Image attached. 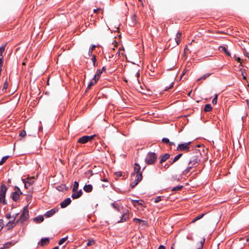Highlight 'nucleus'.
Masks as SVG:
<instances>
[{
	"instance_id": "obj_45",
	"label": "nucleus",
	"mask_w": 249,
	"mask_h": 249,
	"mask_svg": "<svg viewBox=\"0 0 249 249\" xmlns=\"http://www.w3.org/2000/svg\"><path fill=\"white\" fill-rule=\"evenodd\" d=\"M181 36V33L178 32L176 35V38H180Z\"/></svg>"
},
{
	"instance_id": "obj_9",
	"label": "nucleus",
	"mask_w": 249,
	"mask_h": 249,
	"mask_svg": "<svg viewBox=\"0 0 249 249\" xmlns=\"http://www.w3.org/2000/svg\"><path fill=\"white\" fill-rule=\"evenodd\" d=\"M34 178H26L25 179H23L22 180H23V183H24V186H25V187L26 188V189H28V186H27V184H29V186H31L32 185L34 182Z\"/></svg>"
},
{
	"instance_id": "obj_4",
	"label": "nucleus",
	"mask_w": 249,
	"mask_h": 249,
	"mask_svg": "<svg viewBox=\"0 0 249 249\" xmlns=\"http://www.w3.org/2000/svg\"><path fill=\"white\" fill-rule=\"evenodd\" d=\"M29 218V211L27 206L24 208L22 213L19 218L17 221V223L21 222L26 221Z\"/></svg>"
},
{
	"instance_id": "obj_29",
	"label": "nucleus",
	"mask_w": 249,
	"mask_h": 249,
	"mask_svg": "<svg viewBox=\"0 0 249 249\" xmlns=\"http://www.w3.org/2000/svg\"><path fill=\"white\" fill-rule=\"evenodd\" d=\"M9 156H4L3 157L2 159L0 161V165H2L4 163H5V162L6 161V160L9 158Z\"/></svg>"
},
{
	"instance_id": "obj_6",
	"label": "nucleus",
	"mask_w": 249,
	"mask_h": 249,
	"mask_svg": "<svg viewBox=\"0 0 249 249\" xmlns=\"http://www.w3.org/2000/svg\"><path fill=\"white\" fill-rule=\"evenodd\" d=\"M132 178H135L134 181H132L130 184V187L131 188H134L138 184V183L142 180V174H139L138 175H135L134 174L132 176Z\"/></svg>"
},
{
	"instance_id": "obj_15",
	"label": "nucleus",
	"mask_w": 249,
	"mask_h": 249,
	"mask_svg": "<svg viewBox=\"0 0 249 249\" xmlns=\"http://www.w3.org/2000/svg\"><path fill=\"white\" fill-rule=\"evenodd\" d=\"M50 242V240L48 238H42L40 240V241L39 242V243H38V244L43 247V246H44L45 245H46L47 244H48Z\"/></svg>"
},
{
	"instance_id": "obj_19",
	"label": "nucleus",
	"mask_w": 249,
	"mask_h": 249,
	"mask_svg": "<svg viewBox=\"0 0 249 249\" xmlns=\"http://www.w3.org/2000/svg\"><path fill=\"white\" fill-rule=\"evenodd\" d=\"M183 154L180 153L178 154V155L176 156L173 159L172 161H169V162H170V164L172 165L176 162H177L182 156Z\"/></svg>"
},
{
	"instance_id": "obj_56",
	"label": "nucleus",
	"mask_w": 249,
	"mask_h": 249,
	"mask_svg": "<svg viewBox=\"0 0 249 249\" xmlns=\"http://www.w3.org/2000/svg\"><path fill=\"white\" fill-rule=\"evenodd\" d=\"M236 60L238 62H240V60H241V59L240 57H237L236 59Z\"/></svg>"
},
{
	"instance_id": "obj_40",
	"label": "nucleus",
	"mask_w": 249,
	"mask_h": 249,
	"mask_svg": "<svg viewBox=\"0 0 249 249\" xmlns=\"http://www.w3.org/2000/svg\"><path fill=\"white\" fill-rule=\"evenodd\" d=\"M161 196H159L155 199L154 202L155 203H158V202H160V201H161Z\"/></svg>"
},
{
	"instance_id": "obj_39",
	"label": "nucleus",
	"mask_w": 249,
	"mask_h": 249,
	"mask_svg": "<svg viewBox=\"0 0 249 249\" xmlns=\"http://www.w3.org/2000/svg\"><path fill=\"white\" fill-rule=\"evenodd\" d=\"M102 73V71L100 69H98L97 71L96 74L95 75H97V77L99 78Z\"/></svg>"
},
{
	"instance_id": "obj_42",
	"label": "nucleus",
	"mask_w": 249,
	"mask_h": 249,
	"mask_svg": "<svg viewBox=\"0 0 249 249\" xmlns=\"http://www.w3.org/2000/svg\"><path fill=\"white\" fill-rule=\"evenodd\" d=\"M8 87V83L7 82H5L4 84L2 90H6Z\"/></svg>"
},
{
	"instance_id": "obj_20",
	"label": "nucleus",
	"mask_w": 249,
	"mask_h": 249,
	"mask_svg": "<svg viewBox=\"0 0 249 249\" xmlns=\"http://www.w3.org/2000/svg\"><path fill=\"white\" fill-rule=\"evenodd\" d=\"M132 203L134 206H136L138 205H142L143 201L142 200H132Z\"/></svg>"
},
{
	"instance_id": "obj_7",
	"label": "nucleus",
	"mask_w": 249,
	"mask_h": 249,
	"mask_svg": "<svg viewBox=\"0 0 249 249\" xmlns=\"http://www.w3.org/2000/svg\"><path fill=\"white\" fill-rule=\"evenodd\" d=\"M15 191L13 192L11 195V197L14 201H17L19 199L20 195L22 194L19 188L18 187L15 188Z\"/></svg>"
},
{
	"instance_id": "obj_25",
	"label": "nucleus",
	"mask_w": 249,
	"mask_h": 249,
	"mask_svg": "<svg viewBox=\"0 0 249 249\" xmlns=\"http://www.w3.org/2000/svg\"><path fill=\"white\" fill-rule=\"evenodd\" d=\"M204 214H205L204 213H202V214H200L197 215L196 217H195V218L193 219V220L192 221V223H194L197 220L200 219L201 218H202L203 217Z\"/></svg>"
},
{
	"instance_id": "obj_24",
	"label": "nucleus",
	"mask_w": 249,
	"mask_h": 249,
	"mask_svg": "<svg viewBox=\"0 0 249 249\" xmlns=\"http://www.w3.org/2000/svg\"><path fill=\"white\" fill-rule=\"evenodd\" d=\"M212 109V107L210 104H206L205 105V108H204V111L205 112H209L211 111Z\"/></svg>"
},
{
	"instance_id": "obj_50",
	"label": "nucleus",
	"mask_w": 249,
	"mask_h": 249,
	"mask_svg": "<svg viewBox=\"0 0 249 249\" xmlns=\"http://www.w3.org/2000/svg\"><path fill=\"white\" fill-rule=\"evenodd\" d=\"M95 48H96V45H92L91 48L89 49V50L93 51L95 49Z\"/></svg>"
},
{
	"instance_id": "obj_11",
	"label": "nucleus",
	"mask_w": 249,
	"mask_h": 249,
	"mask_svg": "<svg viewBox=\"0 0 249 249\" xmlns=\"http://www.w3.org/2000/svg\"><path fill=\"white\" fill-rule=\"evenodd\" d=\"M73 193L71 195V197L73 199H77L79 198L82 195L83 192L82 190H80L79 191H76L75 192H72Z\"/></svg>"
},
{
	"instance_id": "obj_26",
	"label": "nucleus",
	"mask_w": 249,
	"mask_h": 249,
	"mask_svg": "<svg viewBox=\"0 0 249 249\" xmlns=\"http://www.w3.org/2000/svg\"><path fill=\"white\" fill-rule=\"evenodd\" d=\"M78 187H79V183L77 181H75L74 182L73 186L72 188V192L76 191L78 189Z\"/></svg>"
},
{
	"instance_id": "obj_61",
	"label": "nucleus",
	"mask_w": 249,
	"mask_h": 249,
	"mask_svg": "<svg viewBox=\"0 0 249 249\" xmlns=\"http://www.w3.org/2000/svg\"><path fill=\"white\" fill-rule=\"evenodd\" d=\"M191 92H190L188 93V95L190 96V94H191Z\"/></svg>"
},
{
	"instance_id": "obj_49",
	"label": "nucleus",
	"mask_w": 249,
	"mask_h": 249,
	"mask_svg": "<svg viewBox=\"0 0 249 249\" xmlns=\"http://www.w3.org/2000/svg\"><path fill=\"white\" fill-rule=\"evenodd\" d=\"M173 84L172 83L169 87H168V88L166 87L164 90H168V89H171L173 87Z\"/></svg>"
},
{
	"instance_id": "obj_41",
	"label": "nucleus",
	"mask_w": 249,
	"mask_h": 249,
	"mask_svg": "<svg viewBox=\"0 0 249 249\" xmlns=\"http://www.w3.org/2000/svg\"><path fill=\"white\" fill-rule=\"evenodd\" d=\"M3 57L2 56L0 58V68L1 70H2V67L3 65Z\"/></svg>"
},
{
	"instance_id": "obj_21",
	"label": "nucleus",
	"mask_w": 249,
	"mask_h": 249,
	"mask_svg": "<svg viewBox=\"0 0 249 249\" xmlns=\"http://www.w3.org/2000/svg\"><path fill=\"white\" fill-rule=\"evenodd\" d=\"M129 218V215L126 213H124L122 216V218L121 219V220L120 221H118V222H124V221H126L127 220V219H128Z\"/></svg>"
},
{
	"instance_id": "obj_28",
	"label": "nucleus",
	"mask_w": 249,
	"mask_h": 249,
	"mask_svg": "<svg viewBox=\"0 0 249 249\" xmlns=\"http://www.w3.org/2000/svg\"><path fill=\"white\" fill-rule=\"evenodd\" d=\"M183 188L182 185H178L176 187H173L172 189V191H178L179 190H180Z\"/></svg>"
},
{
	"instance_id": "obj_23",
	"label": "nucleus",
	"mask_w": 249,
	"mask_h": 249,
	"mask_svg": "<svg viewBox=\"0 0 249 249\" xmlns=\"http://www.w3.org/2000/svg\"><path fill=\"white\" fill-rule=\"evenodd\" d=\"M219 50L221 51H223L225 53L228 55V56H230L231 54H230V53L228 51V50H227V49L224 46H221L219 47Z\"/></svg>"
},
{
	"instance_id": "obj_35",
	"label": "nucleus",
	"mask_w": 249,
	"mask_h": 249,
	"mask_svg": "<svg viewBox=\"0 0 249 249\" xmlns=\"http://www.w3.org/2000/svg\"><path fill=\"white\" fill-rule=\"evenodd\" d=\"M161 141H162V142H163L164 143H166V144H169V143H170L169 140L168 138H162Z\"/></svg>"
},
{
	"instance_id": "obj_43",
	"label": "nucleus",
	"mask_w": 249,
	"mask_h": 249,
	"mask_svg": "<svg viewBox=\"0 0 249 249\" xmlns=\"http://www.w3.org/2000/svg\"><path fill=\"white\" fill-rule=\"evenodd\" d=\"M133 221L136 223H139L141 222H143L142 220L140 219H138V218H134Z\"/></svg>"
},
{
	"instance_id": "obj_34",
	"label": "nucleus",
	"mask_w": 249,
	"mask_h": 249,
	"mask_svg": "<svg viewBox=\"0 0 249 249\" xmlns=\"http://www.w3.org/2000/svg\"><path fill=\"white\" fill-rule=\"evenodd\" d=\"M5 49V45H2L0 47V56L2 55Z\"/></svg>"
},
{
	"instance_id": "obj_27",
	"label": "nucleus",
	"mask_w": 249,
	"mask_h": 249,
	"mask_svg": "<svg viewBox=\"0 0 249 249\" xmlns=\"http://www.w3.org/2000/svg\"><path fill=\"white\" fill-rule=\"evenodd\" d=\"M211 75V73H207L203 75L200 78L197 79V81H200V80H205L206 78L209 77Z\"/></svg>"
},
{
	"instance_id": "obj_36",
	"label": "nucleus",
	"mask_w": 249,
	"mask_h": 249,
	"mask_svg": "<svg viewBox=\"0 0 249 249\" xmlns=\"http://www.w3.org/2000/svg\"><path fill=\"white\" fill-rule=\"evenodd\" d=\"M217 97H218V94H216L214 96V97L213 98V99L212 100V103L213 104L215 105L217 103Z\"/></svg>"
},
{
	"instance_id": "obj_8",
	"label": "nucleus",
	"mask_w": 249,
	"mask_h": 249,
	"mask_svg": "<svg viewBox=\"0 0 249 249\" xmlns=\"http://www.w3.org/2000/svg\"><path fill=\"white\" fill-rule=\"evenodd\" d=\"M95 136V135L92 136H84L82 137H80L78 140V142L81 143H85L93 139V138Z\"/></svg>"
},
{
	"instance_id": "obj_22",
	"label": "nucleus",
	"mask_w": 249,
	"mask_h": 249,
	"mask_svg": "<svg viewBox=\"0 0 249 249\" xmlns=\"http://www.w3.org/2000/svg\"><path fill=\"white\" fill-rule=\"evenodd\" d=\"M34 220L35 221L37 222L40 223V222H42L43 221L44 217H43V216L42 215L38 216L35 217L34 219Z\"/></svg>"
},
{
	"instance_id": "obj_55",
	"label": "nucleus",
	"mask_w": 249,
	"mask_h": 249,
	"mask_svg": "<svg viewBox=\"0 0 249 249\" xmlns=\"http://www.w3.org/2000/svg\"><path fill=\"white\" fill-rule=\"evenodd\" d=\"M92 51H91L90 50H89V56L91 55L92 53Z\"/></svg>"
},
{
	"instance_id": "obj_57",
	"label": "nucleus",
	"mask_w": 249,
	"mask_h": 249,
	"mask_svg": "<svg viewBox=\"0 0 249 249\" xmlns=\"http://www.w3.org/2000/svg\"><path fill=\"white\" fill-rule=\"evenodd\" d=\"M169 145H175V144L173 142H170V143H169Z\"/></svg>"
},
{
	"instance_id": "obj_1",
	"label": "nucleus",
	"mask_w": 249,
	"mask_h": 249,
	"mask_svg": "<svg viewBox=\"0 0 249 249\" xmlns=\"http://www.w3.org/2000/svg\"><path fill=\"white\" fill-rule=\"evenodd\" d=\"M200 159L197 155H189L185 156L180 161V167L182 168L186 167L183 171L184 174H187L194 167H196Z\"/></svg>"
},
{
	"instance_id": "obj_64",
	"label": "nucleus",
	"mask_w": 249,
	"mask_h": 249,
	"mask_svg": "<svg viewBox=\"0 0 249 249\" xmlns=\"http://www.w3.org/2000/svg\"><path fill=\"white\" fill-rule=\"evenodd\" d=\"M3 247L2 248H1L0 249H3Z\"/></svg>"
},
{
	"instance_id": "obj_17",
	"label": "nucleus",
	"mask_w": 249,
	"mask_h": 249,
	"mask_svg": "<svg viewBox=\"0 0 249 249\" xmlns=\"http://www.w3.org/2000/svg\"><path fill=\"white\" fill-rule=\"evenodd\" d=\"M56 212V210L54 209H53L50 211H48L45 214V216L46 217H50L53 215Z\"/></svg>"
},
{
	"instance_id": "obj_13",
	"label": "nucleus",
	"mask_w": 249,
	"mask_h": 249,
	"mask_svg": "<svg viewBox=\"0 0 249 249\" xmlns=\"http://www.w3.org/2000/svg\"><path fill=\"white\" fill-rule=\"evenodd\" d=\"M71 202L70 198H67L64 200L61 203L60 206L62 208L67 207Z\"/></svg>"
},
{
	"instance_id": "obj_14",
	"label": "nucleus",
	"mask_w": 249,
	"mask_h": 249,
	"mask_svg": "<svg viewBox=\"0 0 249 249\" xmlns=\"http://www.w3.org/2000/svg\"><path fill=\"white\" fill-rule=\"evenodd\" d=\"M18 214H17L15 216H13V217H14V219L12 221H9L7 224H6V226L7 227H8L9 228H12L13 227H14L16 224L17 223V222H15V219L17 217V215Z\"/></svg>"
},
{
	"instance_id": "obj_5",
	"label": "nucleus",
	"mask_w": 249,
	"mask_h": 249,
	"mask_svg": "<svg viewBox=\"0 0 249 249\" xmlns=\"http://www.w3.org/2000/svg\"><path fill=\"white\" fill-rule=\"evenodd\" d=\"M191 142H185L184 143L179 144L177 148V150L179 151L188 152L190 149V144Z\"/></svg>"
},
{
	"instance_id": "obj_10",
	"label": "nucleus",
	"mask_w": 249,
	"mask_h": 249,
	"mask_svg": "<svg viewBox=\"0 0 249 249\" xmlns=\"http://www.w3.org/2000/svg\"><path fill=\"white\" fill-rule=\"evenodd\" d=\"M141 166L138 163H135L134 167V173L132 174V175L135 174V175H138L139 174H142V172H140Z\"/></svg>"
},
{
	"instance_id": "obj_53",
	"label": "nucleus",
	"mask_w": 249,
	"mask_h": 249,
	"mask_svg": "<svg viewBox=\"0 0 249 249\" xmlns=\"http://www.w3.org/2000/svg\"><path fill=\"white\" fill-rule=\"evenodd\" d=\"M244 54L249 59V53L247 52H244Z\"/></svg>"
},
{
	"instance_id": "obj_30",
	"label": "nucleus",
	"mask_w": 249,
	"mask_h": 249,
	"mask_svg": "<svg viewBox=\"0 0 249 249\" xmlns=\"http://www.w3.org/2000/svg\"><path fill=\"white\" fill-rule=\"evenodd\" d=\"M95 244V241L93 239H89L87 244V246H90Z\"/></svg>"
},
{
	"instance_id": "obj_54",
	"label": "nucleus",
	"mask_w": 249,
	"mask_h": 249,
	"mask_svg": "<svg viewBox=\"0 0 249 249\" xmlns=\"http://www.w3.org/2000/svg\"><path fill=\"white\" fill-rule=\"evenodd\" d=\"M101 10V8H98L97 9H94L93 11H94V13H97L98 11H100Z\"/></svg>"
},
{
	"instance_id": "obj_3",
	"label": "nucleus",
	"mask_w": 249,
	"mask_h": 249,
	"mask_svg": "<svg viewBox=\"0 0 249 249\" xmlns=\"http://www.w3.org/2000/svg\"><path fill=\"white\" fill-rule=\"evenodd\" d=\"M157 159V156L155 153H148L145 161L147 164H153L155 163Z\"/></svg>"
},
{
	"instance_id": "obj_32",
	"label": "nucleus",
	"mask_w": 249,
	"mask_h": 249,
	"mask_svg": "<svg viewBox=\"0 0 249 249\" xmlns=\"http://www.w3.org/2000/svg\"><path fill=\"white\" fill-rule=\"evenodd\" d=\"M205 242V239H203L202 240L200 241V245L197 249H203L204 244Z\"/></svg>"
},
{
	"instance_id": "obj_37",
	"label": "nucleus",
	"mask_w": 249,
	"mask_h": 249,
	"mask_svg": "<svg viewBox=\"0 0 249 249\" xmlns=\"http://www.w3.org/2000/svg\"><path fill=\"white\" fill-rule=\"evenodd\" d=\"M26 135V131L24 130H21L19 134V136L21 137H24Z\"/></svg>"
},
{
	"instance_id": "obj_46",
	"label": "nucleus",
	"mask_w": 249,
	"mask_h": 249,
	"mask_svg": "<svg viewBox=\"0 0 249 249\" xmlns=\"http://www.w3.org/2000/svg\"><path fill=\"white\" fill-rule=\"evenodd\" d=\"M132 19L133 21V24H135L136 23V15H134L132 18Z\"/></svg>"
},
{
	"instance_id": "obj_16",
	"label": "nucleus",
	"mask_w": 249,
	"mask_h": 249,
	"mask_svg": "<svg viewBox=\"0 0 249 249\" xmlns=\"http://www.w3.org/2000/svg\"><path fill=\"white\" fill-rule=\"evenodd\" d=\"M170 157V154L168 153H166L160 156V163H162L164 161H165L169 159Z\"/></svg>"
},
{
	"instance_id": "obj_48",
	"label": "nucleus",
	"mask_w": 249,
	"mask_h": 249,
	"mask_svg": "<svg viewBox=\"0 0 249 249\" xmlns=\"http://www.w3.org/2000/svg\"><path fill=\"white\" fill-rule=\"evenodd\" d=\"M175 40H176V42L177 43V45H178L180 42V38H175Z\"/></svg>"
},
{
	"instance_id": "obj_12",
	"label": "nucleus",
	"mask_w": 249,
	"mask_h": 249,
	"mask_svg": "<svg viewBox=\"0 0 249 249\" xmlns=\"http://www.w3.org/2000/svg\"><path fill=\"white\" fill-rule=\"evenodd\" d=\"M98 80V78L97 75H94V77L92 78V79L89 83L88 87L87 88V90L90 89L92 86L95 85Z\"/></svg>"
},
{
	"instance_id": "obj_38",
	"label": "nucleus",
	"mask_w": 249,
	"mask_h": 249,
	"mask_svg": "<svg viewBox=\"0 0 249 249\" xmlns=\"http://www.w3.org/2000/svg\"><path fill=\"white\" fill-rule=\"evenodd\" d=\"M91 60L93 62L94 67H96L97 66L96 63V56L95 55H93L92 58H91Z\"/></svg>"
},
{
	"instance_id": "obj_59",
	"label": "nucleus",
	"mask_w": 249,
	"mask_h": 249,
	"mask_svg": "<svg viewBox=\"0 0 249 249\" xmlns=\"http://www.w3.org/2000/svg\"><path fill=\"white\" fill-rule=\"evenodd\" d=\"M117 42L116 41V40H114V42H113V44H114V46L116 47L117 46Z\"/></svg>"
},
{
	"instance_id": "obj_33",
	"label": "nucleus",
	"mask_w": 249,
	"mask_h": 249,
	"mask_svg": "<svg viewBox=\"0 0 249 249\" xmlns=\"http://www.w3.org/2000/svg\"><path fill=\"white\" fill-rule=\"evenodd\" d=\"M67 236L61 239L58 242V244L59 245H62L67 240Z\"/></svg>"
},
{
	"instance_id": "obj_58",
	"label": "nucleus",
	"mask_w": 249,
	"mask_h": 249,
	"mask_svg": "<svg viewBox=\"0 0 249 249\" xmlns=\"http://www.w3.org/2000/svg\"><path fill=\"white\" fill-rule=\"evenodd\" d=\"M242 75L243 76V79L246 80V76L243 74V73H242Z\"/></svg>"
},
{
	"instance_id": "obj_51",
	"label": "nucleus",
	"mask_w": 249,
	"mask_h": 249,
	"mask_svg": "<svg viewBox=\"0 0 249 249\" xmlns=\"http://www.w3.org/2000/svg\"><path fill=\"white\" fill-rule=\"evenodd\" d=\"M11 217V214L10 213H7L6 215V218L7 219H9Z\"/></svg>"
},
{
	"instance_id": "obj_18",
	"label": "nucleus",
	"mask_w": 249,
	"mask_h": 249,
	"mask_svg": "<svg viewBox=\"0 0 249 249\" xmlns=\"http://www.w3.org/2000/svg\"><path fill=\"white\" fill-rule=\"evenodd\" d=\"M84 190L87 193H90L93 189L92 186L90 184L85 185L83 188Z\"/></svg>"
},
{
	"instance_id": "obj_44",
	"label": "nucleus",
	"mask_w": 249,
	"mask_h": 249,
	"mask_svg": "<svg viewBox=\"0 0 249 249\" xmlns=\"http://www.w3.org/2000/svg\"><path fill=\"white\" fill-rule=\"evenodd\" d=\"M4 226V224L3 223V220L0 219V229H2Z\"/></svg>"
},
{
	"instance_id": "obj_47",
	"label": "nucleus",
	"mask_w": 249,
	"mask_h": 249,
	"mask_svg": "<svg viewBox=\"0 0 249 249\" xmlns=\"http://www.w3.org/2000/svg\"><path fill=\"white\" fill-rule=\"evenodd\" d=\"M116 175L118 177H120L122 176V173L121 172H118L116 173Z\"/></svg>"
},
{
	"instance_id": "obj_52",
	"label": "nucleus",
	"mask_w": 249,
	"mask_h": 249,
	"mask_svg": "<svg viewBox=\"0 0 249 249\" xmlns=\"http://www.w3.org/2000/svg\"><path fill=\"white\" fill-rule=\"evenodd\" d=\"M158 249H165V247L164 246L160 245Z\"/></svg>"
},
{
	"instance_id": "obj_2",
	"label": "nucleus",
	"mask_w": 249,
	"mask_h": 249,
	"mask_svg": "<svg viewBox=\"0 0 249 249\" xmlns=\"http://www.w3.org/2000/svg\"><path fill=\"white\" fill-rule=\"evenodd\" d=\"M7 190V187L4 184H2L0 188V203L4 205L6 204L5 195Z\"/></svg>"
},
{
	"instance_id": "obj_62",
	"label": "nucleus",
	"mask_w": 249,
	"mask_h": 249,
	"mask_svg": "<svg viewBox=\"0 0 249 249\" xmlns=\"http://www.w3.org/2000/svg\"><path fill=\"white\" fill-rule=\"evenodd\" d=\"M171 249H174L173 247H172L171 248Z\"/></svg>"
},
{
	"instance_id": "obj_60",
	"label": "nucleus",
	"mask_w": 249,
	"mask_h": 249,
	"mask_svg": "<svg viewBox=\"0 0 249 249\" xmlns=\"http://www.w3.org/2000/svg\"><path fill=\"white\" fill-rule=\"evenodd\" d=\"M103 181H107V179L105 178L104 180H103Z\"/></svg>"
},
{
	"instance_id": "obj_31",
	"label": "nucleus",
	"mask_w": 249,
	"mask_h": 249,
	"mask_svg": "<svg viewBox=\"0 0 249 249\" xmlns=\"http://www.w3.org/2000/svg\"><path fill=\"white\" fill-rule=\"evenodd\" d=\"M13 245L12 242H8L3 245V248H8Z\"/></svg>"
},
{
	"instance_id": "obj_63",
	"label": "nucleus",
	"mask_w": 249,
	"mask_h": 249,
	"mask_svg": "<svg viewBox=\"0 0 249 249\" xmlns=\"http://www.w3.org/2000/svg\"><path fill=\"white\" fill-rule=\"evenodd\" d=\"M10 181H11L10 179H8V182H10Z\"/></svg>"
}]
</instances>
